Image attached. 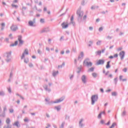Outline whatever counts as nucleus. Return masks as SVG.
I'll list each match as a JSON object with an SVG mask.
<instances>
[{
    "mask_svg": "<svg viewBox=\"0 0 128 128\" xmlns=\"http://www.w3.org/2000/svg\"><path fill=\"white\" fill-rule=\"evenodd\" d=\"M24 54H28V49L25 50L24 52L22 53V56H21V60H24Z\"/></svg>",
    "mask_w": 128,
    "mask_h": 128,
    "instance_id": "9",
    "label": "nucleus"
},
{
    "mask_svg": "<svg viewBox=\"0 0 128 128\" xmlns=\"http://www.w3.org/2000/svg\"><path fill=\"white\" fill-rule=\"evenodd\" d=\"M8 40H9L8 38H5V42H8Z\"/></svg>",
    "mask_w": 128,
    "mask_h": 128,
    "instance_id": "62",
    "label": "nucleus"
},
{
    "mask_svg": "<svg viewBox=\"0 0 128 128\" xmlns=\"http://www.w3.org/2000/svg\"><path fill=\"white\" fill-rule=\"evenodd\" d=\"M1 30H4V28L6 27V24L4 22L1 24Z\"/></svg>",
    "mask_w": 128,
    "mask_h": 128,
    "instance_id": "19",
    "label": "nucleus"
},
{
    "mask_svg": "<svg viewBox=\"0 0 128 128\" xmlns=\"http://www.w3.org/2000/svg\"><path fill=\"white\" fill-rule=\"evenodd\" d=\"M84 120V119L82 118L80 120V121L79 122V126H80V128H82L84 126L82 122Z\"/></svg>",
    "mask_w": 128,
    "mask_h": 128,
    "instance_id": "18",
    "label": "nucleus"
},
{
    "mask_svg": "<svg viewBox=\"0 0 128 128\" xmlns=\"http://www.w3.org/2000/svg\"><path fill=\"white\" fill-rule=\"evenodd\" d=\"M92 76H94V78H96L98 76V74L96 72H94L92 74Z\"/></svg>",
    "mask_w": 128,
    "mask_h": 128,
    "instance_id": "29",
    "label": "nucleus"
},
{
    "mask_svg": "<svg viewBox=\"0 0 128 128\" xmlns=\"http://www.w3.org/2000/svg\"><path fill=\"white\" fill-rule=\"evenodd\" d=\"M64 98H66V96H62L60 98L58 99L55 101L53 102L52 104H58L60 102H64Z\"/></svg>",
    "mask_w": 128,
    "mask_h": 128,
    "instance_id": "4",
    "label": "nucleus"
},
{
    "mask_svg": "<svg viewBox=\"0 0 128 128\" xmlns=\"http://www.w3.org/2000/svg\"><path fill=\"white\" fill-rule=\"evenodd\" d=\"M40 22L41 24H44L45 22H44V18H40Z\"/></svg>",
    "mask_w": 128,
    "mask_h": 128,
    "instance_id": "31",
    "label": "nucleus"
},
{
    "mask_svg": "<svg viewBox=\"0 0 128 128\" xmlns=\"http://www.w3.org/2000/svg\"><path fill=\"white\" fill-rule=\"evenodd\" d=\"M123 72H128V69L126 68H124V70H123Z\"/></svg>",
    "mask_w": 128,
    "mask_h": 128,
    "instance_id": "54",
    "label": "nucleus"
},
{
    "mask_svg": "<svg viewBox=\"0 0 128 128\" xmlns=\"http://www.w3.org/2000/svg\"><path fill=\"white\" fill-rule=\"evenodd\" d=\"M30 68H32L34 66V64H32V63H30L28 64Z\"/></svg>",
    "mask_w": 128,
    "mask_h": 128,
    "instance_id": "49",
    "label": "nucleus"
},
{
    "mask_svg": "<svg viewBox=\"0 0 128 128\" xmlns=\"http://www.w3.org/2000/svg\"><path fill=\"white\" fill-rule=\"evenodd\" d=\"M61 26H62V28H68V24H66V22H63L61 24Z\"/></svg>",
    "mask_w": 128,
    "mask_h": 128,
    "instance_id": "11",
    "label": "nucleus"
},
{
    "mask_svg": "<svg viewBox=\"0 0 128 128\" xmlns=\"http://www.w3.org/2000/svg\"><path fill=\"white\" fill-rule=\"evenodd\" d=\"M94 67H92L91 68H89L88 71L89 72H94Z\"/></svg>",
    "mask_w": 128,
    "mask_h": 128,
    "instance_id": "30",
    "label": "nucleus"
},
{
    "mask_svg": "<svg viewBox=\"0 0 128 128\" xmlns=\"http://www.w3.org/2000/svg\"><path fill=\"white\" fill-rule=\"evenodd\" d=\"M50 42H52V39L50 38L48 39V43L49 44H51Z\"/></svg>",
    "mask_w": 128,
    "mask_h": 128,
    "instance_id": "53",
    "label": "nucleus"
},
{
    "mask_svg": "<svg viewBox=\"0 0 128 128\" xmlns=\"http://www.w3.org/2000/svg\"><path fill=\"white\" fill-rule=\"evenodd\" d=\"M12 51H10L9 52H6L5 54V60L6 62H10L12 61Z\"/></svg>",
    "mask_w": 128,
    "mask_h": 128,
    "instance_id": "1",
    "label": "nucleus"
},
{
    "mask_svg": "<svg viewBox=\"0 0 128 128\" xmlns=\"http://www.w3.org/2000/svg\"><path fill=\"white\" fill-rule=\"evenodd\" d=\"M12 76H13L12 72H10V78H12Z\"/></svg>",
    "mask_w": 128,
    "mask_h": 128,
    "instance_id": "50",
    "label": "nucleus"
},
{
    "mask_svg": "<svg viewBox=\"0 0 128 128\" xmlns=\"http://www.w3.org/2000/svg\"><path fill=\"white\" fill-rule=\"evenodd\" d=\"M50 32L48 27L44 28L40 32L41 34H43V32Z\"/></svg>",
    "mask_w": 128,
    "mask_h": 128,
    "instance_id": "8",
    "label": "nucleus"
},
{
    "mask_svg": "<svg viewBox=\"0 0 128 128\" xmlns=\"http://www.w3.org/2000/svg\"><path fill=\"white\" fill-rule=\"evenodd\" d=\"M84 54L83 52H80V55L78 56V60L82 62L84 58Z\"/></svg>",
    "mask_w": 128,
    "mask_h": 128,
    "instance_id": "5",
    "label": "nucleus"
},
{
    "mask_svg": "<svg viewBox=\"0 0 128 128\" xmlns=\"http://www.w3.org/2000/svg\"><path fill=\"white\" fill-rule=\"evenodd\" d=\"M93 44V42L92 40H90L89 42L88 46H92V44Z\"/></svg>",
    "mask_w": 128,
    "mask_h": 128,
    "instance_id": "37",
    "label": "nucleus"
},
{
    "mask_svg": "<svg viewBox=\"0 0 128 128\" xmlns=\"http://www.w3.org/2000/svg\"><path fill=\"white\" fill-rule=\"evenodd\" d=\"M114 82L115 84H118V77L114 79Z\"/></svg>",
    "mask_w": 128,
    "mask_h": 128,
    "instance_id": "33",
    "label": "nucleus"
},
{
    "mask_svg": "<svg viewBox=\"0 0 128 128\" xmlns=\"http://www.w3.org/2000/svg\"><path fill=\"white\" fill-rule=\"evenodd\" d=\"M45 90H48V85H44V86Z\"/></svg>",
    "mask_w": 128,
    "mask_h": 128,
    "instance_id": "41",
    "label": "nucleus"
},
{
    "mask_svg": "<svg viewBox=\"0 0 128 128\" xmlns=\"http://www.w3.org/2000/svg\"><path fill=\"white\" fill-rule=\"evenodd\" d=\"M7 108H6V106H4V108H3V112H6V110H7Z\"/></svg>",
    "mask_w": 128,
    "mask_h": 128,
    "instance_id": "34",
    "label": "nucleus"
},
{
    "mask_svg": "<svg viewBox=\"0 0 128 128\" xmlns=\"http://www.w3.org/2000/svg\"><path fill=\"white\" fill-rule=\"evenodd\" d=\"M66 124V122H62L60 127V128H64V124Z\"/></svg>",
    "mask_w": 128,
    "mask_h": 128,
    "instance_id": "27",
    "label": "nucleus"
},
{
    "mask_svg": "<svg viewBox=\"0 0 128 128\" xmlns=\"http://www.w3.org/2000/svg\"><path fill=\"white\" fill-rule=\"evenodd\" d=\"M77 15L78 16V20L79 22H82V16H84V12L78 10L76 12Z\"/></svg>",
    "mask_w": 128,
    "mask_h": 128,
    "instance_id": "2",
    "label": "nucleus"
},
{
    "mask_svg": "<svg viewBox=\"0 0 128 128\" xmlns=\"http://www.w3.org/2000/svg\"><path fill=\"white\" fill-rule=\"evenodd\" d=\"M102 30H104V28H102V27H100L99 28L98 30H99V32H102Z\"/></svg>",
    "mask_w": 128,
    "mask_h": 128,
    "instance_id": "52",
    "label": "nucleus"
},
{
    "mask_svg": "<svg viewBox=\"0 0 128 128\" xmlns=\"http://www.w3.org/2000/svg\"><path fill=\"white\" fill-rule=\"evenodd\" d=\"M22 36L20 35L18 36V40L20 44H24V41L22 40Z\"/></svg>",
    "mask_w": 128,
    "mask_h": 128,
    "instance_id": "13",
    "label": "nucleus"
},
{
    "mask_svg": "<svg viewBox=\"0 0 128 128\" xmlns=\"http://www.w3.org/2000/svg\"><path fill=\"white\" fill-rule=\"evenodd\" d=\"M6 124H10V118H8L6 120Z\"/></svg>",
    "mask_w": 128,
    "mask_h": 128,
    "instance_id": "23",
    "label": "nucleus"
},
{
    "mask_svg": "<svg viewBox=\"0 0 128 128\" xmlns=\"http://www.w3.org/2000/svg\"><path fill=\"white\" fill-rule=\"evenodd\" d=\"M118 54H114V58H118Z\"/></svg>",
    "mask_w": 128,
    "mask_h": 128,
    "instance_id": "60",
    "label": "nucleus"
},
{
    "mask_svg": "<svg viewBox=\"0 0 128 128\" xmlns=\"http://www.w3.org/2000/svg\"><path fill=\"white\" fill-rule=\"evenodd\" d=\"M89 30H94V28H92V26H90Z\"/></svg>",
    "mask_w": 128,
    "mask_h": 128,
    "instance_id": "55",
    "label": "nucleus"
},
{
    "mask_svg": "<svg viewBox=\"0 0 128 128\" xmlns=\"http://www.w3.org/2000/svg\"><path fill=\"white\" fill-rule=\"evenodd\" d=\"M98 95H93L91 97V104L92 106H94V103L96 102H98Z\"/></svg>",
    "mask_w": 128,
    "mask_h": 128,
    "instance_id": "3",
    "label": "nucleus"
},
{
    "mask_svg": "<svg viewBox=\"0 0 128 128\" xmlns=\"http://www.w3.org/2000/svg\"><path fill=\"white\" fill-rule=\"evenodd\" d=\"M86 15H84V16L83 17V20H86Z\"/></svg>",
    "mask_w": 128,
    "mask_h": 128,
    "instance_id": "64",
    "label": "nucleus"
},
{
    "mask_svg": "<svg viewBox=\"0 0 128 128\" xmlns=\"http://www.w3.org/2000/svg\"><path fill=\"white\" fill-rule=\"evenodd\" d=\"M13 126H16L17 128H20V124L18 121L15 122L14 124H13Z\"/></svg>",
    "mask_w": 128,
    "mask_h": 128,
    "instance_id": "16",
    "label": "nucleus"
},
{
    "mask_svg": "<svg viewBox=\"0 0 128 128\" xmlns=\"http://www.w3.org/2000/svg\"><path fill=\"white\" fill-rule=\"evenodd\" d=\"M65 64H66L64 63V62H63L62 65L58 66V68H62V66H64Z\"/></svg>",
    "mask_w": 128,
    "mask_h": 128,
    "instance_id": "26",
    "label": "nucleus"
},
{
    "mask_svg": "<svg viewBox=\"0 0 128 128\" xmlns=\"http://www.w3.org/2000/svg\"><path fill=\"white\" fill-rule=\"evenodd\" d=\"M58 74V70H57L56 72L54 70L52 75L53 76H56V74Z\"/></svg>",
    "mask_w": 128,
    "mask_h": 128,
    "instance_id": "20",
    "label": "nucleus"
},
{
    "mask_svg": "<svg viewBox=\"0 0 128 128\" xmlns=\"http://www.w3.org/2000/svg\"><path fill=\"white\" fill-rule=\"evenodd\" d=\"M24 62H25V64H28V58L26 59H24Z\"/></svg>",
    "mask_w": 128,
    "mask_h": 128,
    "instance_id": "40",
    "label": "nucleus"
},
{
    "mask_svg": "<svg viewBox=\"0 0 128 128\" xmlns=\"http://www.w3.org/2000/svg\"><path fill=\"white\" fill-rule=\"evenodd\" d=\"M46 50H47L48 52H50V48H48V47H46Z\"/></svg>",
    "mask_w": 128,
    "mask_h": 128,
    "instance_id": "63",
    "label": "nucleus"
},
{
    "mask_svg": "<svg viewBox=\"0 0 128 128\" xmlns=\"http://www.w3.org/2000/svg\"><path fill=\"white\" fill-rule=\"evenodd\" d=\"M112 96H118V93L116 92H112Z\"/></svg>",
    "mask_w": 128,
    "mask_h": 128,
    "instance_id": "25",
    "label": "nucleus"
},
{
    "mask_svg": "<svg viewBox=\"0 0 128 128\" xmlns=\"http://www.w3.org/2000/svg\"><path fill=\"white\" fill-rule=\"evenodd\" d=\"M45 100H46V102H48V104H50V99L46 98Z\"/></svg>",
    "mask_w": 128,
    "mask_h": 128,
    "instance_id": "44",
    "label": "nucleus"
},
{
    "mask_svg": "<svg viewBox=\"0 0 128 128\" xmlns=\"http://www.w3.org/2000/svg\"><path fill=\"white\" fill-rule=\"evenodd\" d=\"M104 64V60H99L98 62H96V64L100 66V64Z\"/></svg>",
    "mask_w": 128,
    "mask_h": 128,
    "instance_id": "12",
    "label": "nucleus"
},
{
    "mask_svg": "<svg viewBox=\"0 0 128 128\" xmlns=\"http://www.w3.org/2000/svg\"><path fill=\"white\" fill-rule=\"evenodd\" d=\"M9 112H10V114H12V112H14V109H12V108L9 109Z\"/></svg>",
    "mask_w": 128,
    "mask_h": 128,
    "instance_id": "42",
    "label": "nucleus"
},
{
    "mask_svg": "<svg viewBox=\"0 0 128 128\" xmlns=\"http://www.w3.org/2000/svg\"><path fill=\"white\" fill-rule=\"evenodd\" d=\"M100 122V124H104V120H101Z\"/></svg>",
    "mask_w": 128,
    "mask_h": 128,
    "instance_id": "56",
    "label": "nucleus"
},
{
    "mask_svg": "<svg viewBox=\"0 0 128 128\" xmlns=\"http://www.w3.org/2000/svg\"><path fill=\"white\" fill-rule=\"evenodd\" d=\"M70 50H67L66 51V54H70Z\"/></svg>",
    "mask_w": 128,
    "mask_h": 128,
    "instance_id": "59",
    "label": "nucleus"
},
{
    "mask_svg": "<svg viewBox=\"0 0 128 128\" xmlns=\"http://www.w3.org/2000/svg\"><path fill=\"white\" fill-rule=\"evenodd\" d=\"M0 96H4V91H0Z\"/></svg>",
    "mask_w": 128,
    "mask_h": 128,
    "instance_id": "35",
    "label": "nucleus"
},
{
    "mask_svg": "<svg viewBox=\"0 0 128 128\" xmlns=\"http://www.w3.org/2000/svg\"><path fill=\"white\" fill-rule=\"evenodd\" d=\"M122 50V47H120L118 48H117L118 52H120V50Z\"/></svg>",
    "mask_w": 128,
    "mask_h": 128,
    "instance_id": "43",
    "label": "nucleus"
},
{
    "mask_svg": "<svg viewBox=\"0 0 128 128\" xmlns=\"http://www.w3.org/2000/svg\"><path fill=\"white\" fill-rule=\"evenodd\" d=\"M71 22H72L74 20V16H72L70 18Z\"/></svg>",
    "mask_w": 128,
    "mask_h": 128,
    "instance_id": "58",
    "label": "nucleus"
},
{
    "mask_svg": "<svg viewBox=\"0 0 128 128\" xmlns=\"http://www.w3.org/2000/svg\"><path fill=\"white\" fill-rule=\"evenodd\" d=\"M65 120H70V116L66 115Z\"/></svg>",
    "mask_w": 128,
    "mask_h": 128,
    "instance_id": "45",
    "label": "nucleus"
},
{
    "mask_svg": "<svg viewBox=\"0 0 128 128\" xmlns=\"http://www.w3.org/2000/svg\"><path fill=\"white\" fill-rule=\"evenodd\" d=\"M28 24L29 26H34V22H32V21H29Z\"/></svg>",
    "mask_w": 128,
    "mask_h": 128,
    "instance_id": "28",
    "label": "nucleus"
},
{
    "mask_svg": "<svg viewBox=\"0 0 128 128\" xmlns=\"http://www.w3.org/2000/svg\"><path fill=\"white\" fill-rule=\"evenodd\" d=\"M126 110H124L122 113V116H124V115L126 114Z\"/></svg>",
    "mask_w": 128,
    "mask_h": 128,
    "instance_id": "39",
    "label": "nucleus"
},
{
    "mask_svg": "<svg viewBox=\"0 0 128 128\" xmlns=\"http://www.w3.org/2000/svg\"><path fill=\"white\" fill-rule=\"evenodd\" d=\"M18 42L16 40L14 44H10V46H18Z\"/></svg>",
    "mask_w": 128,
    "mask_h": 128,
    "instance_id": "21",
    "label": "nucleus"
},
{
    "mask_svg": "<svg viewBox=\"0 0 128 128\" xmlns=\"http://www.w3.org/2000/svg\"><path fill=\"white\" fill-rule=\"evenodd\" d=\"M24 122H28V118H26L24 119Z\"/></svg>",
    "mask_w": 128,
    "mask_h": 128,
    "instance_id": "46",
    "label": "nucleus"
},
{
    "mask_svg": "<svg viewBox=\"0 0 128 128\" xmlns=\"http://www.w3.org/2000/svg\"><path fill=\"white\" fill-rule=\"evenodd\" d=\"M54 108H55L56 110H57L58 112H60V110L62 109V106H61L60 105H59V106H56L54 107Z\"/></svg>",
    "mask_w": 128,
    "mask_h": 128,
    "instance_id": "17",
    "label": "nucleus"
},
{
    "mask_svg": "<svg viewBox=\"0 0 128 128\" xmlns=\"http://www.w3.org/2000/svg\"><path fill=\"white\" fill-rule=\"evenodd\" d=\"M84 66H92V62H88V60H86L84 62Z\"/></svg>",
    "mask_w": 128,
    "mask_h": 128,
    "instance_id": "6",
    "label": "nucleus"
},
{
    "mask_svg": "<svg viewBox=\"0 0 128 128\" xmlns=\"http://www.w3.org/2000/svg\"><path fill=\"white\" fill-rule=\"evenodd\" d=\"M96 56H100L101 54H102V52L99 50V51H98V52H95Z\"/></svg>",
    "mask_w": 128,
    "mask_h": 128,
    "instance_id": "24",
    "label": "nucleus"
},
{
    "mask_svg": "<svg viewBox=\"0 0 128 128\" xmlns=\"http://www.w3.org/2000/svg\"><path fill=\"white\" fill-rule=\"evenodd\" d=\"M110 61H108L107 62V64L106 65V68H110Z\"/></svg>",
    "mask_w": 128,
    "mask_h": 128,
    "instance_id": "22",
    "label": "nucleus"
},
{
    "mask_svg": "<svg viewBox=\"0 0 128 128\" xmlns=\"http://www.w3.org/2000/svg\"><path fill=\"white\" fill-rule=\"evenodd\" d=\"M38 53L39 54H41L40 50V49L38 50Z\"/></svg>",
    "mask_w": 128,
    "mask_h": 128,
    "instance_id": "61",
    "label": "nucleus"
},
{
    "mask_svg": "<svg viewBox=\"0 0 128 128\" xmlns=\"http://www.w3.org/2000/svg\"><path fill=\"white\" fill-rule=\"evenodd\" d=\"M116 125V124L115 122L113 123L112 124V125L110 127V128H114V126Z\"/></svg>",
    "mask_w": 128,
    "mask_h": 128,
    "instance_id": "32",
    "label": "nucleus"
},
{
    "mask_svg": "<svg viewBox=\"0 0 128 128\" xmlns=\"http://www.w3.org/2000/svg\"><path fill=\"white\" fill-rule=\"evenodd\" d=\"M10 28L12 32H16V30H18V26H16V25L12 24Z\"/></svg>",
    "mask_w": 128,
    "mask_h": 128,
    "instance_id": "10",
    "label": "nucleus"
},
{
    "mask_svg": "<svg viewBox=\"0 0 128 128\" xmlns=\"http://www.w3.org/2000/svg\"><path fill=\"white\" fill-rule=\"evenodd\" d=\"M4 128H10V125H8L7 126H4Z\"/></svg>",
    "mask_w": 128,
    "mask_h": 128,
    "instance_id": "57",
    "label": "nucleus"
},
{
    "mask_svg": "<svg viewBox=\"0 0 128 128\" xmlns=\"http://www.w3.org/2000/svg\"><path fill=\"white\" fill-rule=\"evenodd\" d=\"M8 92L10 94L12 92V88H10V87H9V88H8Z\"/></svg>",
    "mask_w": 128,
    "mask_h": 128,
    "instance_id": "47",
    "label": "nucleus"
},
{
    "mask_svg": "<svg viewBox=\"0 0 128 128\" xmlns=\"http://www.w3.org/2000/svg\"><path fill=\"white\" fill-rule=\"evenodd\" d=\"M12 8H18V5H15L14 4H12Z\"/></svg>",
    "mask_w": 128,
    "mask_h": 128,
    "instance_id": "36",
    "label": "nucleus"
},
{
    "mask_svg": "<svg viewBox=\"0 0 128 128\" xmlns=\"http://www.w3.org/2000/svg\"><path fill=\"white\" fill-rule=\"evenodd\" d=\"M126 54V52L124 51H122L120 52L119 56L120 58V60H122L124 58V55Z\"/></svg>",
    "mask_w": 128,
    "mask_h": 128,
    "instance_id": "7",
    "label": "nucleus"
},
{
    "mask_svg": "<svg viewBox=\"0 0 128 128\" xmlns=\"http://www.w3.org/2000/svg\"><path fill=\"white\" fill-rule=\"evenodd\" d=\"M102 113H100V114L98 115V118H102Z\"/></svg>",
    "mask_w": 128,
    "mask_h": 128,
    "instance_id": "48",
    "label": "nucleus"
},
{
    "mask_svg": "<svg viewBox=\"0 0 128 128\" xmlns=\"http://www.w3.org/2000/svg\"><path fill=\"white\" fill-rule=\"evenodd\" d=\"M81 78L82 82H84V84H86V76L83 75L82 76Z\"/></svg>",
    "mask_w": 128,
    "mask_h": 128,
    "instance_id": "14",
    "label": "nucleus"
},
{
    "mask_svg": "<svg viewBox=\"0 0 128 128\" xmlns=\"http://www.w3.org/2000/svg\"><path fill=\"white\" fill-rule=\"evenodd\" d=\"M100 42L101 41H98V42H96L97 46H100Z\"/></svg>",
    "mask_w": 128,
    "mask_h": 128,
    "instance_id": "51",
    "label": "nucleus"
},
{
    "mask_svg": "<svg viewBox=\"0 0 128 128\" xmlns=\"http://www.w3.org/2000/svg\"><path fill=\"white\" fill-rule=\"evenodd\" d=\"M106 38L107 40H112V36H107Z\"/></svg>",
    "mask_w": 128,
    "mask_h": 128,
    "instance_id": "38",
    "label": "nucleus"
},
{
    "mask_svg": "<svg viewBox=\"0 0 128 128\" xmlns=\"http://www.w3.org/2000/svg\"><path fill=\"white\" fill-rule=\"evenodd\" d=\"M0 116L1 118H6V112H3L2 113V108L0 106Z\"/></svg>",
    "mask_w": 128,
    "mask_h": 128,
    "instance_id": "15",
    "label": "nucleus"
}]
</instances>
